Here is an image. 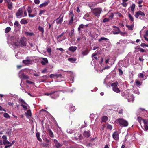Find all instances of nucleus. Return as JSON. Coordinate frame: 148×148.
<instances>
[{
  "label": "nucleus",
  "instance_id": "f257e3e1",
  "mask_svg": "<svg viewBox=\"0 0 148 148\" xmlns=\"http://www.w3.org/2000/svg\"><path fill=\"white\" fill-rule=\"evenodd\" d=\"M8 44L10 47L11 46H18L19 45H21V46H25L26 45V39L25 38H22L20 40V42H18L17 40H16L11 42L8 41Z\"/></svg>",
  "mask_w": 148,
  "mask_h": 148
},
{
  "label": "nucleus",
  "instance_id": "f03ea898",
  "mask_svg": "<svg viewBox=\"0 0 148 148\" xmlns=\"http://www.w3.org/2000/svg\"><path fill=\"white\" fill-rule=\"evenodd\" d=\"M116 122L122 127H127L128 125V122L126 120L122 118L117 119L116 121Z\"/></svg>",
  "mask_w": 148,
  "mask_h": 148
},
{
  "label": "nucleus",
  "instance_id": "7ed1b4c3",
  "mask_svg": "<svg viewBox=\"0 0 148 148\" xmlns=\"http://www.w3.org/2000/svg\"><path fill=\"white\" fill-rule=\"evenodd\" d=\"M102 11V9L101 8H98L94 9L92 10V13L97 18H99L100 14Z\"/></svg>",
  "mask_w": 148,
  "mask_h": 148
},
{
  "label": "nucleus",
  "instance_id": "20e7f679",
  "mask_svg": "<svg viewBox=\"0 0 148 148\" xmlns=\"http://www.w3.org/2000/svg\"><path fill=\"white\" fill-rule=\"evenodd\" d=\"M97 30L96 29H92L90 33V36L94 40H96V38L98 37V34H96V32Z\"/></svg>",
  "mask_w": 148,
  "mask_h": 148
},
{
  "label": "nucleus",
  "instance_id": "39448f33",
  "mask_svg": "<svg viewBox=\"0 0 148 148\" xmlns=\"http://www.w3.org/2000/svg\"><path fill=\"white\" fill-rule=\"evenodd\" d=\"M28 16L29 17L33 18L35 17L37 14L36 11L32 13V10L30 7L29 6L27 8Z\"/></svg>",
  "mask_w": 148,
  "mask_h": 148
},
{
  "label": "nucleus",
  "instance_id": "423d86ee",
  "mask_svg": "<svg viewBox=\"0 0 148 148\" xmlns=\"http://www.w3.org/2000/svg\"><path fill=\"white\" fill-rule=\"evenodd\" d=\"M118 83L117 82L112 83L111 84V86L112 87L113 90L115 92L118 93L120 91V90L117 87Z\"/></svg>",
  "mask_w": 148,
  "mask_h": 148
},
{
  "label": "nucleus",
  "instance_id": "0eeeda50",
  "mask_svg": "<svg viewBox=\"0 0 148 148\" xmlns=\"http://www.w3.org/2000/svg\"><path fill=\"white\" fill-rule=\"evenodd\" d=\"M23 8H21L18 10L16 14V16L18 18H21L23 17Z\"/></svg>",
  "mask_w": 148,
  "mask_h": 148
},
{
  "label": "nucleus",
  "instance_id": "6e6552de",
  "mask_svg": "<svg viewBox=\"0 0 148 148\" xmlns=\"http://www.w3.org/2000/svg\"><path fill=\"white\" fill-rule=\"evenodd\" d=\"M125 97L129 102H133L134 100V97L133 95L131 94L130 93L126 94Z\"/></svg>",
  "mask_w": 148,
  "mask_h": 148
},
{
  "label": "nucleus",
  "instance_id": "1a4fd4ad",
  "mask_svg": "<svg viewBox=\"0 0 148 148\" xmlns=\"http://www.w3.org/2000/svg\"><path fill=\"white\" fill-rule=\"evenodd\" d=\"M59 95L58 91H53L51 92V98L55 99L58 97Z\"/></svg>",
  "mask_w": 148,
  "mask_h": 148
},
{
  "label": "nucleus",
  "instance_id": "9d476101",
  "mask_svg": "<svg viewBox=\"0 0 148 148\" xmlns=\"http://www.w3.org/2000/svg\"><path fill=\"white\" fill-rule=\"evenodd\" d=\"M145 14L141 11L139 10L137 11L134 15V16L136 18H138L139 16H145Z\"/></svg>",
  "mask_w": 148,
  "mask_h": 148
},
{
  "label": "nucleus",
  "instance_id": "9b49d317",
  "mask_svg": "<svg viewBox=\"0 0 148 148\" xmlns=\"http://www.w3.org/2000/svg\"><path fill=\"white\" fill-rule=\"evenodd\" d=\"M69 16L71 18V19L69 22V24H72L73 21V18L74 16L73 12L70 11Z\"/></svg>",
  "mask_w": 148,
  "mask_h": 148
},
{
  "label": "nucleus",
  "instance_id": "f8f14e48",
  "mask_svg": "<svg viewBox=\"0 0 148 148\" xmlns=\"http://www.w3.org/2000/svg\"><path fill=\"white\" fill-rule=\"evenodd\" d=\"M83 18L88 21H91L92 19V18L88 14H85Z\"/></svg>",
  "mask_w": 148,
  "mask_h": 148
},
{
  "label": "nucleus",
  "instance_id": "ddd939ff",
  "mask_svg": "<svg viewBox=\"0 0 148 148\" xmlns=\"http://www.w3.org/2000/svg\"><path fill=\"white\" fill-rule=\"evenodd\" d=\"M113 138L115 140H118L119 138V135L117 131L115 132L112 134Z\"/></svg>",
  "mask_w": 148,
  "mask_h": 148
},
{
  "label": "nucleus",
  "instance_id": "4468645a",
  "mask_svg": "<svg viewBox=\"0 0 148 148\" xmlns=\"http://www.w3.org/2000/svg\"><path fill=\"white\" fill-rule=\"evenodd\" d=\"M23 70H22L20 71L19 77L21 79H27L28 78V76L23 74L20 75V74L22 73Z\"/></svg>",
  "mask_w": 148,
  "mask_h": 148
},
{
  "label": "nucleus",
  "instance_id": "2eb2a0df",
  "mask_svg": "<svg viewBox=\"0 0 148 148\" xmlns=\"http://www.w3.org/2000/svg\"><path fill=\"white\" fill-rule=\"evenodd\" d=\"M20 101L21 102V106L23 107L24 110H26L27 109V106L26 105L25 103L22 99H21Z\"/></svg>",
  "mask_w": 148,
  "mask_h": 148
},
{
  "label": "nucleus",
  "instance_id": "dca6fc26",
  "mask_svg": "<svg viewBox=\"0 0 148 148\" xmlns=\"http://www.w3.org/2000/svg\"><path fill=\"white\" fill-rule=\"evenodd\" d=\"M23 62L25 64H29L30 63V59L28 57L27 58L26 60H23Z\"/></svg>",
  "mask_w": 148,
  "mask_h": 148
},
{
  "label": "nucleus",
  "instance_id": "f3484780",
  "mask_svg": "<svg viewBox=\"0 0 148 148\" xmlns=\"http://www.w3.org/2000/svg\"><path fill=\"white\" fill-rule=\"evenodd\" d=\"M49 3V1H45L43 3L40 4L39 6V7L40 8H42L46 7L48 5Z\"/></svg>",
  "mask_w": 148,
  "mask_h": 148
},
{
  "label": "nucleus",
  "instance_id": "a211bd4d",
  "mask_svg": "<svg viewBox=\"0 0 148 148\" xmlns=\"http://www.w3.org/2000/svg\"><path fill=\"white\" fill-rule=\"evenodd\" d=\"M77 49V47L76 46H71L69 47V50L72 51V52H74Z\"/></svg>",
  "mask_w": 148,
  "mask_h": 148
},
{
  "label": "nucleus",
  "instance_id": "6ab92c4d",
  "mask_svg": "<svg viewBox=\"0 0 148 148\" xmlns=\"http://www.w3.org/2000/svg\"><path fill=\"white\" fill-rule=\"evenodd\" d=\"M90 131H85L84 132L83 135L84 136L86 137H88L90 136Z\"/></svg>",
  "mask_w": 148,
  "mask_h": 148
},
{
  "label": "nucleus",
  "instance_id": "aec40b11",
  "mask_svg": "<svg viewBox=\"0 0 148 148\" xmlns=\"http://www.w3.org/2000/svg\"><path fill=\"white\" fill-rule=\"evenodd\" d=\"M48 63V61L46 58H42V60L41 61V64L43 65H45Z\"/></svg>",
  "mask_w": 148,
  "mask_h": 148
},
{
  "label": "nucleus",
  "instance_id": "412c9836",
  "mask_svg": "<svg viewBox=\"0 0 148 148\" xmlns=\"http://www.w3.org/2000/svg\"><path fill=\"white\" fill-rule=\"evenodd\" d=\"M25 115L27 118H28L31 116V112L30 110H28L27 112L25 113Z\"/></svg>",
  "mask_w": 148,
  "mask_h": 148
},
{
  "label": "nucleus",
  "instance_id": "4be33fe9",
  "mask_svg": "<svg viewBox=\"0 0 148 148\" xmlns=\"http://www.w3.org/2000/svg\"><path fill=\"white\" fill-rule=\"evenodd\" d=\"M126 26L128 28L129 30H133V28L134 26V24L133 23L130 25H126Z\"/></svg>",
  "mask_w": 148,
  "mask_h": 148
},
{
  "label": "nucleus",
  "instance_id": "5701e85b",
  "mask_svg": "<svg viewBox=\"0 0 148 148\" xmlns=\"http://www.w3.org/2000/svg\"><path fill=\"white\" fill-rule=\"evenodd\" d=\"M135 7V5L134 4H132L130 7V9L132 12V13L133 14L134 9Z\"/></svg>",
  "mask_w": 148,
  "mask_h": 148
},
{
  "label": "nucleus",
  "instance_id": "b1692460",
  "mask_svg": "<svg viewBox=\"0 0 148 148\" xmlns=\"http://www.w3.org/2000/svg\"><path fill=\"white\" fill-rule=\"evenodd\" d=\"M108 40V39L104 37H101L98 40V41L99 42H101L102 40L107 41Z\"/></svg>",
  "mask_w": 148,
  "mask_h": 148
},
{
  "label": "nucleus",
  "instance_id": "393cba45",
  "mask_svg": "<svg viewBox=\"0 0 148 148\" xmlns=\"http://www.w3.org/2000/svg\"><path fill=\"white\" fill-rule=\"evenodd\" d=\"M115 30L117 31H113V34H117L120 33V29L119 28H117L116 29H115Z\"/></svg>",
  "mask_w": 148,
  "mask_h": 148
},
{
  "label": "nucleus",
  "instance_id": "a878e982",
  "mask_svg": "<svg viewBox=\"0 0 148 148\" xmlns=\"http://www.w3.org/2000/svg\"><path fill=\"white\" fill-rule=\"evenodd\" d=\"M63 16H62L61 18L56 22V24H60L63 21Z\"/></svg>",
  "mask_w": 148,
  "mask_h": 148
},
{
  "label": "nucleus",
  "instance_id": "bb28decb",
  "mask_svg": "<svg viewBox=\"0 0 148 148\" xmlns=\"http://www.w3.org/2000/svg\"><path fill=\"white\" fill-rule=\"evenodd\" d=\"M138 77H139V78H140V79H141L142 78H143L144 77V75L142 73H140L138 74ZM145 79H146V78H145L144 79H141V80H143Z\"/></svg>",
  "mask_w": 148,
  "mask_h": 148
},
{
  "label": "nucleus",
  "instance_id": "cd10ccee",
  "mask_svg": "<svg viewBox=\"0 0 148 148\" xmlns=\"http://www.w3.org/2000/svg\"><path fill=\"white\" fill-rule=\"evenodd\" d=\"M20 23L21 24H27L28 23V22L26 20L24 19H23L21 20Z\"/></svg>",
  "mask_w": 148,
  "mask_h": 148
},
{
  "label": "nucleus",
  "instance_id": "c85d7f7f",
  "mask_svg": "<svg viewBox=\"0 0 148 148\" xmlns=\"http://www.w3.org/2000/svg\"><path fill=\"white\" fill-rule=\"evenodd\" d=\"M8 7L9 9L11 10L12 8V3L11 1L10 2L8 3Z\"/></svg>",
  "mask_w": 148,
  "mask_h": 148
},
{
  "label": "nucleus",
  "instance_id": "c756f323",
  "mask_svg": "<svg viewBox=\"0 0 148 148\" xmlns=\"http://www.w3.org/2000/svg\"><path fill=\"white\" fill-rule=\"evenodd\" d=\"M85 28L84 25L82 24H81L78 28V30L79 32L80 30L82 29L83 28Z\"/></svg>",
  "mask_w": 148,
  "mask_h": 148
},
{
  "label": "nucleus",
  "instance_id": "7c9ffc66",
  "mask_svg": "<svg viewBox=\"0 0 148 148\" xmlns=\"http://www.w3.org/2000/svg\"><path fill=\"white\" fill-rule=\"evenodd\" d=\"M102 122H106V121L108 119V117L106 116H104L103 117H102Z\"/></svg>",
  "mask_w": 148,
  "mask_h": 148
},
{
  "label": "nucleus",
  "instance_id": "2f4dec72",
  "mask_svg": "<svg viewBox=\"0 0 148 148\" xmlns=\"http://www.w3.org/2000/svg\"><path fill=\"white\" fill-rule=\"evenodd\" d=\"M40 135L39 133L37 132L36 133V136L37 137V140L40 141H41L42 140L40 138Z\"/></svg>",
  "mask_w": 148,
  "mask_h": 148
},
{
  "label": "nucleus",
  "instance_id": "473e14b6",
  "mask_svg": "<svg viewBox=\"0 0 148 148\" xmlns=\"http://www.w3.org/2000/svg\"><path fill=\"white\" fill-rule=\"evenodd\" d=\"M69 111L70 112H73L75 110V106L72 105H71L69 108Z\"/></svg>",
  "mask_w": 148,
  "mask_h": 148
},
{
  "label": "nucleus",
  "instance_id": "72a5a7b5",
  "mask_svg": "<svg viewBox=\"0 0 148 148\" xmlns=\"http://www.w3.org/2000/svg\"><path fill=\"white\" fill-rule=\"evenodd\" d=\"M68 60L71 63H73L76 60V59L75 58H69L68 59Z\"/></svg>",
  "mask_w": 148,
  "mask_h": 148
},
{
  "label": "nucleus",
  "instance_id": "f704fd0d",
  "mask_svg": "<svg viewBox=\"0 0 148 148\" xmlns=\"http://www.w3.org/2000/svg\"><path fill=\"white\" fill-rule=\"evenodd\" d=\"M128 16L129 18V19L131 21H134V18L131 15V14L129 13L128 14Z\"/></svg>",
  "mask_w": 148,
  "mask_h": 148
},
{
  "label": "nucleus",
  "instance_id": "c9c22d12",
  "mask_svg": "<svg viewBox=\"0 0 148 148\" xmlns=\"http://www.w3.org/2000/svg\"><path fill=\"white\" fill-rule=\"evenodd\" d=\"M108 15L109 18H112L114 16L113 14L112 13H110L109 12L108 13Z\"/></svg>",
  "mask_w": 148,
  "mask_h": 148
},
{
  "label": "nucleus",
  "instance_id": "e433bc0d",
  "mask_svg": "<svg viewBox=\"0 0 148 148\" xmlns=\"http://www.w3.org/2000/svg\"><path fill=\"white\" fill-rule=\"evenodd\" d=\"M11 28L10 27H8L5 28V32L6 33H7L9 32L11 30Z\"/></svg>",
  "mask_w": 148,
  "mask_h": 148
},
{
  "label": "nucleus",
  "instance_id": "4c0bfd02",
  "mask_svg": "<svg viewBox=\"0 0 148 148\" xmlns=\"http://www.w3.org/2000/svg\"><path fill=\"white\" fill-rule=\"evenodd\" d=\"M26 35L27 36H31L34 35V33L33 32H25Z\"/></svg>",
  "mask_w": 148,
  "mask_h": 148
},
{
  "label": "nucleus",
  "instance_id": "58836bf2",
  "mask_svg": "<svg viewBox=\"0 0 148 148\" xmlns=\"http://www.w3.org/2000/svg\"><path fill=\"white\" fill-rule=\"evenodd\" d=\"M38 30L41 32L42 34H43L44 32V28L40 26H39L38 27Z\"/></svg>",
  "mask_w": 148,
  "mask_h": 148
},
{
  "label": "nucleus",
  "instance_id": "ea45409f",
  "mask_svg": "<svg viewBox=\"0 0 148 148\" xmlns=\"http://www.w3.org/2000/svg\"><path fill=\"white\" fill-rule=\"evenodd\" d=\"M3 143L4 145L11 144V143L9 141L7 140V139L6 140L3 141Z\"/></svg>",
  "mask_w": 148,
  "mask_h": 148
},
{
  "label": "nucleus",
  "instance_id": "a19ab883",
  "mask_svg": "<svg viewBox=\"0 0 148 148\" xmlns=\"http://www.w3.org/2000/svg\"><path fill=\"white\" fill-rule=\"evenodd\" d=\"M97 54L94 53L92 55V57L93 59H95V60H97L98 58L97 56H96Z\"/></svg>",
  "mask_w": 148,
  "mask_h": 148
},
{
  "label": "nucleus",
  "instance_id": "79ce46f5",
  "mask_svg": "<svg viewBox=\"0 0 148 148\" xmlns=\"http://www.w3.org/2000/svg\"><path fill=\"white\" fill-rule=\"evenodd\" d=\"M135 82L138 86H141L142 84V82L138 80H136Z\"/></svg>",
  "mask_w": 148,
  "mask_h": 148
},
{
  "label": "nucleus",
  "instance_id": "37998d69",
  "mask_svg": "<svg viewBox=\"0 0 148 148\" xmlns=\"http://www.w3.org/2000/svg\"><path fill=\"white\" fill-rule=\"evenodd\" d=\"M88 53V52L87 50H86L85 51H82V54L84 56L86 55Z\"/></svg>",
  "mask_w": 148,
  "mask_h": 148
},
{
  "label": "nucleus",
  "instance_id": "c03bdc74",
  "mask_svg": "<svg viewBox=\"0 0 148 148\" xmlns=\"http://www.w3.org/2000/svg\"><path fill=\"white\" fill-rule=\"evenodd\" d=\"M143 119H142L141 117H138L137 120L139 123L141 124V122L142 121Z\"/></svg>",
  "mask_w": 148,
  "mask_h": 148
},
{
  "label": "nucleus",
  "instance_id": "a18cd8bd",
  "mask_svg": "<svg viewBox=\"0 0 148 148\" xmlns=\"http://www.w3.org/2000/svg\"><path fill=\"white\" fill-rule=\"evenodd\" d=\"M3 116L4 117L6 118H9L10 117V116L8 114L6 113H4Z\"/></svg>",
  "mask_w": 148,
  "mask_h": 148
},
{
  "label": "nucleus",
  "instance_id": "49530a36",
  "mask_svg": "<svg viewBox=\"0 0 148 148\" xmlns=\"http://www.w3.org/2000/svg\"><path fill=\"white\" fill-rule=\"evenodd\" d=\"M23 17H25L27 16V14L26 10H25L24 11H23Z\"/></svg>",
  "mask_w": 148,
  "mask_h": 148
},
{
  "label": "nucleus",
  "instance_id": "de8ad7c7",
  "mask_svg": "<svg viewBox=\"0 0 148 148\" xmlns=\"http://www.w3.org/2000/svg\"><path fill=\"white\" fill-rule=\"evenodd\" d=\"M14 25L15 26L18 27L19 26V23L17 21H16L15 22Z\"/></svg>",
  "mask_w": 148,
  "mask_h": 148
},
{
  "label": "nucleus",
  "instance_id": "09e8293b",
  "mask_svg": "<svg viewBox=\"0 0 148 148\" xmlns=\"http://www.w3.org/2000/svg\"><path fill=\"white\" fill-rule=\"evenodd\" d=\"M74 131L73 130H71V129H68L67 130V132L68 133L72 134L73 133Z\"/></svg>",
  "mask_w": 148,
  "mask_h": 148
},
{
  "label": "nucleus",
  "instance_id": "8fccbe9b",
  "mask_svg": "<svg viewBox=\"0 0 148 148\" xmlns=\"http://www.w3.org/2000/svg\"><path fill=\"white\" fill-rule=\"evenodd\" d=\"M55 145L57 148H60L62 146L60 144L59 142L55 144Z\"/></svg>",
  "mask_w": 148,
  "mask_h": 148
},
{
  "label": "nucleus",
  "instance_id": "3c124183",
  "mask_svg": "<svg viewBox=\"0 0 148 148\" xmlns=\"http://www.w3.org/2000/svg\"><path fill=\"white\" fill-rule=\"evenodd\" d=\"M143 122L144 123V125H147L148 123V121L147 120L143 119Z\"/></svg>",
  "mask_w": 148,
  "mask_h": 148
},
{
  "label": "nucleus",
  "instance_id": "603ef678",
  "mask_svg": "<svg viewBox=\"0 0 148 148\" xmlns=\"http://www.w3.org/2000/svg\"><path fill=\"white\" fill-rule=\"evenodd\" d=\"M55 77L58 78L60 77H61L62 76V75L61 74H55Z\"/></svg>",
  "mask_w": 148,
  "mask_h": 148
},
{
  "label": "nucleus",
  "instance_id": "864d4df0",
  "mask_svg": "<svg viewBox=\"0 0 148 148\" xmlns=\"http://www.w3.org/2000/svg\"><path fill=\"white\" fill-rule=\"evenodd\" d=\"M144 128L143 129L144 130L147 131L148 130V126L147 125H144Z\"/></svg>",
  "mask_w": 148,
  "mask_h": 148
},
{
  "label": "nucleus",
  "instance_id": "5fc2aeb1",
  "mask_svg": "<svg viewBox=\"0 0 148 148\" xmlns=\"http://www.w3.org/2000/svg\"><path fill=\"white\" fill-rule=\"evenodd\" d=\"M49 134L50 137H54L53 134L51 130H49Z\"/></svg>",
  "mask_w": 148,
  "mask_h": 148
},
{
  "label": "nucleus",
  "instance_id": "6e6d98bb",
  "mask_svg": "<svg viewBox=\"0 0 148 148\" xmlns=\"http://www.w3.org/2000/svg\"><path fill=\"white\" fill-rule=\"evenodd\" d=\"M118 70L119 71V75H122L123 74V72L122 70L120 69H118Z\"/></svg>",
  "mask_w": 148,
  "mask_h": 148
},
{
  "label": "nucleus",
  "instance_id": "4d7b16f0",
  "mask_svg": "<svg viewBox=\"0 0 148 148\" xmlns=\"http://www.w3.org/2000/svg\"><path fill=\"white\" fill-rule=\"evenodd\" d=\"M109 18H106L103 19V22L105 23V22H108L109 21Z\"/></svg>",
  "mask_w": 148,
  "mask_h": 148
},
{
  "label": "nucleus",
  "instance_id": "13d9d810",
  "mask_svg": "<svg viewBox=\"0 0 148 148\" xmlns=\"http://www.w3.org/2000/svg\"><path fill=\"white\" fill-rule=\"evenodd\" d=\"M107 128L108 129L111 130L112 129V127L111 125H108L107 126Z\"/></svg>",
  "mask_w": 148,
  "mask_h": 148
},
{
  "label": "nucleus",
  "instance_id": "bf43d9fd",
  "mask_svg": "<svg viewBox=\"0 0 148 148\" xmlns=\"http://www.w3.org/2000/svg\"><path fill=\"white\" fill-rule=\"evenodd\" d=\"M40 0H34V3L36 4H38L40 3Z\"/></svg>",
  "mask_w": 148,
  "mask_h": 148
},
{
  "label": "nucleus",
  "instance_id": "052dcab7",
  "mask_svg": "<svg viewBox=\"0 0 148 148\" xmlns=\"http://www.w3.org/2000/svg\"><path fill=\"white\" fill-rule=\"evenodd\" d=\"M62 16H64V15H63V14L62 13V14H60V16H59V17L57 18V19H56L54 21V22L55 21H57L58 20L59 18H61V17H62Z\"/></svg>",
  "mask_w": 148,
  "mask_h": 148
},
{
  "label": "nucleus",
  "instance_id": "680f3d73",
  "mask_svg": "<svg viewBox=\"0 0 148 148\" xmlns=\"http://www.w3.org/2000/svg\"><path fill=\"white\" fill-rule=\"evenodd\" d=\"M122 5L124 7H126L127 6V4L125 2H123L122 3Z\"/></svg>",
  "mask_w": 148,
  "mask_h": 148
},
{
  "label": "nucleus",
  "instance_id": "e2e57ef3",
  "mask_svg": "<svg viewBox=\"0 0 148 148\" xmlns=\"http://www.w3.org/2000/svg\"><path fill=\"white\" fill-rule=\"evenodd\" d=\"M45 12V10H41L40 11V13H39V15H41Z\"/></svg>",
  "mask_w": 148,
  "mask_h": 148
},
{
  "label": "nucleus",
  "instance_id": "0e129e2a",
  "mask_svg": "<svg viewBox=\"0 0 148 148\" xmlns=\"http://www.w3.org/2000/svg\"><path fill=\"white\" fill-rule=\"evenodd\" d=\"M42 145L44 147H47L49 146V144L48 143H42Z\"/></svg>",
  "mask_w": 148,
  "mask_h": 148
},
{
  "label": "nucleus",
  "instance_id": "69168bd1",
  "mask_svg": "<svg viewBox=\"0 0 148 148\" xmlns=\"http://www.w3.org/2000/svg\"><path fill=\"white\" fill-rule=\"evenodd\" d=\"M26 83H27L31 84H34V83L33 82H31V81H28V80H27L26 81Z\"/></svg>",
  "mask_w": 148,
  "mask_h": 148
},
{
  "label": "nucleus",
  "instance_id": "338daca9",
  "mask_svg": "<svg viewBox=\"0 0 148 148\" xmlns=\"http://www.w3.org/2000/svg\"><path fill=\"white\" fill-rule=\"evenodd\" d=\"M6 133L9 136H10L11 134V132L10 130H8L6 132Z\"/></svg>",
  "mask_w": 148,
  "mask_h": 148
},
{
  "label": "nucleus",
  "instance_id": "774afa93",
  "mask_svg": "<svg viewBox=\"0 0 148 148\" xmlns=\"http://www.w3.org/2000/svg\"><path fill=\"white\" fill-rule=\"evenodd\" d=\"M123 110L122 109L119 110L118 112L120 114H122L123 113Z\"/></svg>",
  "mask_w": 148,
  "mask_h": 148
}]
</instances>
